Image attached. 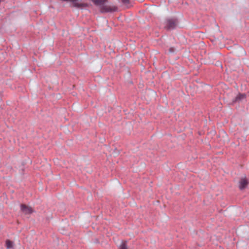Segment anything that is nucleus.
Returning <instances> with one entry per match:
<instances>
[{
  "instance_id": "obj_2",
  "label": "nucleus",
  "mask_w": 249,
  "mask_h": 249,
  "mask_svg": "<svg viewBox=\"0 0 249 249\" xmlns=\"http://www.w3.org/2000/svg\"><path fill=\"white\" fill-rule=\"evenodd\" d=\"M117 7L115 6L109 5H103L101 8L102 12H114L117 10Z\"/></svg>"
},
{
  "instance_id": "obj_3",
  "label": "nucleus",
  "mask_w": 249,
  "mask_h": 249,
  "mask_svg": "<svg viewBox=\"0 0 249 249\" xmlns=\"http://www.w3.org/2000/svg\"><path fill=\"white\" fill-rule=\"evenodd\" d=\"M21 211L25 214H31L34 212V210L31 207L28 206L25 204H21L20 205Z\"/></svg>"
},
{
  "instance_id": "obj_1",
  "label": "nucleus",
  "mask_w": 249,
  "mask_h": 249,
  "mask_svg": "<svg viewBox=\"0 0 249 249\" xmlns=\"http://www.w3.org/2000/svg\"><path fill=\"white\" fill-rule=\"evenodd\" d=\"M177 25V21L175 19H168L165 22V27L168 29H173L175 28Z\"/></svg>"
},
{
  "instance_id": "obj_6",
  "label": "nucleus",
  "mask_w": 249,
  "mask_h": 249,
  "mask_svg": "<svg viewBox=\"0 0 249 249\" xmlns=\"http://www.w3.org/2000/svg\"><path fill=\"white\" fill-rule=\"evenodd\" d=\"M14 243L9 240L6 241V247L7 249H10L13 248Z\"/></svg>"
},
{
  "instance_id": "obj_9",
  "label": "nucleus",
  "mask_w": 249,
  "mask_h": 249,
  "mask_svg": "<svg viewBox=\"0 0 249 249\" xmlns=\"http://www.w3.org/2000/svg\"><path fill=\"white\" fill-rule=\"evenodd\" d=\"M122 1V2L125 4H128L129 2V0H121Z\"/></svg>"
},
{
  "instance_id": "obj_7",
  "label": "nucleus",
  "mask_w": 249,
  "mask_h": 249,
  "mask_svg": "<svg viewBox=\"0 0 249 249\" xmlns=\"http://www.w3.org/2000/svg\"><path fill=\"white\" fill-rule=\"evenodd\" d=\"M246 98V95L245 94H239L236 97L235 101L238 102Z\"/></svg>"
},
{
  "instance_id": "obj_4",
  "label": "nucleus",
  "mask_w": 249,
  "mask_h": 249,
  "mask_svg": "<svg viewBox=\"0 0 249 249\" xmlns=\"http://www.w3.org/2000/svg\"><path fill=\"white\" fill-rule=\"evenodd\" d=\"M248 184V182L246 178H242L239 182V188L241 190L244 189Z\"/></svg>"
},
{
  "instance_id": "obj_5",
  "label": "nucleus",
  "mask_w": 249,
  "mask_h": 249,
  "mask_svg": "<svg viewBox=\"0 0 249 249\" xmlns=\"http://www.w3.org/2000/svg\"><path fill=\"white\" fill-rule=\"evenodd\" d=\"M92 2L96 5L103 6L104 4L107 1V0H91Z\"/></svg>"
},
{
  "instance_id": "obj_8",
  "label": "nucleus",
  "mask_w": 249,
  "mask_h": 249,
  "mask_svg": "<svg viewBox=\"0 0 249 249\" xmlns=\"http://www.w3.org/2000/svg\"><path fill=\"white\" fill-rule=\"evenodd\" d=\"M119 249H128L127 243L126 241H123L119 246Z\"/></svg>"
}]
</instances>
